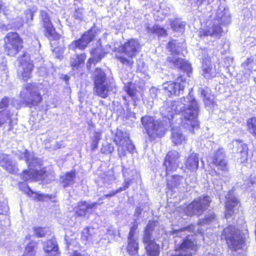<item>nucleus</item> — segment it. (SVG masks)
<instances>
[{
  "label": "nucleus",
  "mask_w": 256,
  "mask_h": 256,
  "mask_svg": "<svg viewBox=\"0 0 256 256\" xmlns=\"http://www.w3.org/2000/svg\"><path fill=\"white\" fill-rule=\"evenodd\" d=\"M103 178L104 182L106 184H109L114 180V176L111 172H108Z\"/></svg>",
  "instance_id": "51"
},
{
  "label": "nucleus",
  "mask_w": 256,
  "mask_h": 256,
  "mask_svg": "<svg viewBox=\"0 0 256 256\" xmlns=\"http://www.w3.org/2000/svg\"><path fill=\"white\" fill-rule=\"evenodd\" d=\"M118 192H120V191H119V190L118 189L116 190H112L111 192H110L109 194H104L103 196H102V197H100L98 199V200H104L105 198H109V197H112V196H114V195H116V194H118Z\"/></svg>",
  "instance_id": "55"
},
{
  "label": "nucleus",
  "mask_w": 256,
  "mask_h": 256,
  "mask_svg": "<svg viewBox=\"0 0 256 256\" xmlns=\"http://www.w3.org/2000/svg\"><path fill=\"white\" fill-rule=\"evenodd\" d=\"M25 192H26L29 196H30L31 194H34L33 192L30 189L28 186H26V190H24Z\"/></svg>",
  "instance_id": "61"
},
{
  "label": "nucleus",
  "mask_w": 256,
  "mask_h": 256,
  "mask_svg": "<svg viewBox=\"0 0 256 256\" xmlns=\"http://www.w3.org/2000/svg\"><path fill=\"white\" fill-rule=\"evenodd\" d=\"M140 48L139 42L134 39H131L124 44L122 47V52L116 54V58L122 64L131 66L134 64L132 58L136 56Z\"/></svg>",
  "instance_id": "4"
},
{
  "label": "nucleus",
  "mask_w": 256,
  "mask_h": 256,
  "mask_svg": "<svg viewBox=\"0 0 256 256\" xmlns=\"http://www.w3.org/2000/svg\"><path fill=\"white\" fill-rule=\"evenodd\" d=\"M211 199L208 196L200 197L188 206L186 213L188 216L200 215L208 208Z\"/></svg>",
  "instance_id": "13"
},
{
  "label": "nucleus",
  "mask_w": 256,
  "mask_h": 256,
  "mask_svg": "<svg viewBox=\"0 0 256 256\" xmlns=\"http://www.w3.org/2000/svg\"><path fill=\"white\" fill-rule=\"evenodd\" d=\"M202 68V75L207 79H210L214 77L218 72L216 66L211 64L209 57L203 60Z\"/></svg>",
  "instance_id": "21"
},
{
  "label": "nucleus",
  "mask_w": 256,
  "mask_h": 256,
  "mask_svg": "<svg viewBox=\"0 0 256 256\" xmlns=\"http://www.w3.org/2000/svg\"><path fill=\"white\" fill-rule=\"evenodd\" d=\"M230 22L228 10L220 6L214 14L210 15L206 22V27L199 31L200 37L212 36L219 38L222 32L221 24H227Z\"/></svg>",
  "instance_id": "1"
},
{
  "label": "nucleus",
  "mask_w": 256,
  "mask_h": 256,
  "mask_svg": "<svg viewBox=\"0 0 256 256\" xmlns=\"http://www.w3.org/2000/svg\"><path fill=\"white\" fill-rule=\"evenodd\" d=\"M204 1L207 2V3L208 4H210L212 2H214V1H216L217 4H218L219 2L218 0H197V1H196V4L198 6H200V5H202V3Z\"/></svg>",
  "instance_id": "57"
},
{
  "label": "nucleus",
  "mask_w": 256,
  "mask_h": 256,
  "mask_svg": "<svg viewBox=\"0 0 256 256\" xmlns=\"http://www.w3.org/2000/svg\"><path fill=\"white\" fill-rule=\"evenodd\" d=\"M210 160L222 172H227L228 170V160L226 154L222 148H219L210 156Z\"/></svg>",
  "instance_id": "15"
},
{
  "label": "nucleus",
  "mask_w": 256,
  "mask_h": 256,
  "mask_svg": "<svg viewBox=\"0 0 256 256\" xmlns=\"http://www.w3.org/2000/svg\"><path fill=\"white\" fill-rule=\"evenodd\" d=\"M37 246V243L35 242L32 241L30 242L26 248L24 252L30 254H32V256L35 254V249Z\"/></svg>",
  "instance_id": "45"
},
{
  "label": "nucleus",
  "mask_w": 256,
  "mask_h": 256,
  "mask_svg": "<svg viewBox=\"0 0 256 256\" xmlns=\"http://www.w3.org/2000/svg\"><path fill=\"white\" fill-rule=\"evenodd\" d=\"M168 48L172 54H178L180 53V50L176 45V41L170 42L168 44Z\"/></svg>",
  "instance_id": "50"
},
{
  "label": "nucleus",
  "mask_w": 256,
  "mask_h": 256,
  "mask_svg": "<svg viewBox=\"0 0 256 256\" xmlns=\"http://www.w3.org/2000/svg\"><path fill=\"white\" fill-rule=\"evenodd\" d=\"M43 248L46 256H56L58 254V246L54 240L44 242Z\"/></svg>",
  "instance_id": "26"
},
{
  "label": "nucleus",
  "mask_w": 256,
  "mask_h": 256,
  "mask_svg": "<svg viewBox=\"0 0 256 256\" xmlns=\"http://www.w3.org/2000/svg\"><path fill=\"white\" fill-rule=\"evenodd\" d=\"M94 82L96 93L102 98H106L112 90V86L106 82L105 73L100 68H96L94 71Z\"/></svg>",
  "instance_id": "10"
},
{
  "label": "nucleus",
  "mask_w": 256,
  "mask_h": 256,
  "mask_svg": "<svg viewBox=\"0 0 256 256\" xmlns=\"http://www.w3.org/2000/svg\"><path fill=\"white\" fill-rule=\"evenodd\" d=\"M170 26L174 31L182 32L184 30L186 23L180 20L175 19L170 20Z\"/></svg>",
  "instance_id": "36"
},
{
  "label": "nucleus",
  "mask_w": 256,
  "mask_h": 256,
  "mask_svg": "<svg viewBox=\"0 0 256 256\" xmlns=\"http://www.w3.org/2000/svg\"><path fill=\"white\" fill-rule=\"evenodd\" d=\"M33 230L34 234L38 238H42L44 236L47 232L46 228L41 227H34V228Z\"/></svg>",
  "instance_id": "48"
},
{
  "label": "nucleus",
  "mask_w": 256,
  "mask_h": 256,
  "mask_svg": "<svg viewBox=\"0 0 256 256\" xmlns=\"http://www.w3.org/2000/svg\"><path fill=\"white\" fill-rule=\"evenodd\" d=\"M253 64H254V58L252 56L248 58L242 66L245 70L252 72L254 70H256V69L254 68Z\"/></svg>",
  "instance_id": "42"
},
{
  "label": "nucleus",
  "mask_w": 256,
  "mask_h": 256,
  "mask_svg": "<svg viewBox=\"0 0 256 256\" xmlns=\"http://www.w3.org/2000/svg\"><path fill=\"white\" fill-rule=\"evenodd\" d=\"M185 98H183L178 101L164 102V105L160 108V113L164 118H167L170 121L172 120L175 114L182 112L185 108Z\"/></svg>",
  "instance_id": "11"
},
{
  "label": "nucleus",
  "mask_w": 256,
  "mask_h": 256,
  "mask_svg": "<svg viewBox=\"0 0 256 256\" xmlns=\"http://www.w3.org/2000/svg\"><path fill=\"white\" fill-rule=\"evenodd\" d=\"M6 122H12L9 112L8 110H0V126Z\"/></svg>",
  "instance_id": "39"
},
{
  "label": "nucleus",
  "mask_w": 256,
  "mask_h": 256,
  "mask_svg": "<svg viewBox=\"0 0 256 256\" xmlns=\"http://www.w3.org/2000/svg\"><path fill=\"white\" fill-rule=\"evenodd\" d=\"M158 92V90L154 87L152 88L150 90V94L153 98H154L156 96Z\"/></svg>",
  "instance_id": "58"
},
{
  "label": "nucleus",
  "mask_w": 256,
  "mask_h": 256,
  "mask_svg": "<svg viewBox=\"0 0 256 256\" xmlns=\"http://www.w3.org/2000/svg\"><path fill=\"white\" fill-rule=\"evenodd\" d=\"M180 154L177 151L171 150L168 153L164 162L166 176L169 174V172L176 170L178 166V160Z\"/></svg>",
  "instance_id": "17"
},
{
  "label": "nucleus",
  "mask_w": 256,
  "mask_h": 256,
  "mask_svg": "<svg viewBox=\"0 0 256 256\" xmlns=\"http://www.w3.org/2000/svg\"><path fill=\"white\" fill-rule=\"evenodd\" d=\"M138 226V224L136 222H135L130 228L128 236L127 250L128 252L131 255L136 254L138 249V243L137 242L136 238V237Z\"/></svg>",
  "instance_id": "18"
},
{
  "label": "nucleus",
  "mask_w": 256,
  "mask_h": 256,
  "mask_svg": "<svg viewBox=\"0 0 256 256\" xmlns=\"http://www.w3.org/2000/svg\"><path fill=\"white\" fill-rule=\"evenodd\" d=\"M32 69L33 64L30 60H23L18 69L19 78L24 81H27L32 76Z\"/></svg>",
  "instance_id": "19"
},
{
  "label": "nucleus",
  "mask_w": 256,
  "mask_h": 256,
  "mask_svg": "<svg viewBox=\"0 0 256 256\" xmlns=\"http://www.w3.org/2000/svg\"><path fill=\"white\" fill-rule=\"evenodd\" d=\"M128 118H136L135 117V114L134 112H130L128 115Z\"/></svg>",
  "instance_id": "64"
},
{
  "label": "nucleus",
  "mask_w": 256,
  "mask_h": 256,
  "mask_svg": "<svg viewBox=\"0 0 256 256\" xmlns=\"http://www.w3.org/2000/svg\"><path fill=\"white\" fill-rule=\"evenodd\" d=\"M71 256H84L76 251H74Z\"/></svg>",
  "instance_id": "63"
},
{
  "label": "nucleus",
  "mask_w": 256,
  "mask_h": 256,
  "mask_svg": "<svg viewBox=\"0 0 256 256\" xmlns=\"http://www.w3.org/2000/svg\"><path fill=\"white\" fill-rule=\"evenodd\" d=\"M41 22L46 30V35L50 40H58L60 36L57 34L50 21L49 14L45 11L40 12Z\"/></svg>",
  "instance_id": "16"
},
{
  "label": "nucleus",
  "mask_w": 256,
  "mask_h": 256,
  "mask_svg": "<svg viewBox=\"0 0 256 256\" xmlns=\"http://www.w3.org/2000/svg\"><path fill=\"white\" fill-rule=\"evenodd\" d=\"M76 177L74 171H71L66 172L64 175L61 176L60 182L64 188L70 186L74 183Z\"/></svg>",
  "instance_id": "33"
},
{
  "label": "nucleus",
  "mask_w": 256,
  "mask_h": 256,
  "mask_svg": "<svg viewBox=\"0 0 256 256\" xmlns=\"http://www.w3.org/2000/svg\"><path fill=\"white\" fill-rule=\"evenodd\" d=\"M168 60L169 62H172L174 66L177 67L179 69L186 72L188 74L191 72V65L182 58L172 56H168Z\"/></svg>",
  "instance_id": "23"
},
{
  "label": "nucleus",
  "mask_w": 256,
  "mask_h": 256,
  "mask_svg": "<svg viewBox=\"0 0 256 256\" xmlns=\"http://www.w3.org/2000/svg\"><path fill=\"white\" fill-rule=\"evenodd\" d=\"M102 132H94L92 136L90 137L92 141L96 142H99V141L101 140Z\"/></svg>",
  "instance_id": "52"
},
{
  "label": "nucleus",
  "mask_w": 256,
  "mask_h": 256,
  "mask_svg": "<svg viewBox=\"0 0 256 256\" xmlns=\"http://www.w3.org/2000/svg\"><path fill=\"white\" fill-rule=\"evenodd\" d=\"M189 96L190 98H188V99L189 100L190 104L188 108L184 112V120H182L184 126L187 128H189L190 126L192 128L198 126L197 118L199 107L197 102L190 94Z\"/></svg>",
  "instance_id": "6"
},
{
  "label": "nucleus",
  "mask_w": 256,
  "mask_h": 256,
  "mask_svg": "<svg viewBox=\"0 0 256 256\" xmlns=\"http://www.w3.org/2000/svg\"><path fill=\"white\" fill-rule=\"evenodd\" d=\"M124 88L126 92L134 100L136 90L134 88V86L132 83L128 82V84L124 86Z\"/></svg>",
  "instance_id": "46"
},
{
  "label": "nucleus",
  "mask_w": 256,
  "mask_h": 256,
  "mask_svg": "<svg viewBox=\"0 0 256 256\" xmlns=\"http://www.w3.org/2000/svg\"><path fill=\"white\" fill-rule=\"evenodd\" d=\"M23 158L28 164L29 168L31 170H38L37 168H34L37 166L39 167L40 164L39 160L37 158H34V156L28 152L27 150L24 153Z\"/></svg>",
  "instance_id": "31"
},
{
  "label": "nucleus",
  "mask_w": 256,
  "mask_h": 256,
  "mask_svg": "<svg viewBox=\"0 0 256 256\" xmlns=\"http://www.w3.org/2000/svg\"><path fill=\"white\" fill-rule=\"evenodd\" d=\"M94 236V229L86 228L82 233L81 238L86 242H90L93 240Z\"/></svg>",
  "instance_id": "38"
},
{
  "label": "nucleus",
  "mask_w": 256,
  "mask_h": 256,
  "mask_svg": "<svg viewBox=\"0 0 256 256\" xmlns=\"http://www.w3.org/2000/svg\"><path fill=\"white\" fill-rule=\"evenodd\" d=\"M73 17L75 20L78 22L82 21L84 18V10L83 8H76L73 14Z\"/></svg>",
  "instance_id": "41"
},
{
  "label": "nucleus",
  "mask_w": 256,
  "mask_h": 256,
  "mask_svg": "<svg viewBox=\"0 0 256 256\" xmlns=\"http://www.w3.org/2000/svg\"><path fill=\"white\" fill-rule=\"evenodd\" d=\"M204 97V101L206 106H212L214 104V96L210 94H206L204 91L202 93Z\"/></svg>",
  "instance_id": "44"
},
{
  "label": "nucleus",
  "mask_w": 256,
  "mask_h": 256,
  "mask_svg": "<svg viewBox=\"0 0 256 256\" xmlns=\"http://www.w3.org/2000/svg\"><path fill=\"white\" fill-rule=\"evenodd\" d=\"M99 204H100L98 202L88 203L86 202H80L78 204V208L76 211V214L80 216H85L88 212H91L92 210L96 209Z\"/></svg>",
  "instance_id": "22"
},
{
  "label": "nucleus",
  "mask_w": 256,
  "mask_h": 256,
  "mask_svg": "<svg viewBox=\"0 0 256 256\" xmlns=\"http://www.w3.org/2000/svg\"><path fill=\"white\" fill-rule=\"evenodd\" d=\"M167 186L168 188H178L184 180L183 177L178 175H172L167 177Z\"/></svg>",
  "instance_id": "32"
},
{
  "label": "nucleus",
  "mask_w": 256,
  "mask_h": 256,
  "mask_svg": "<svg viewBox=\"0 0 256 256\" xmlns=\"http://www.w3.org/2000/svg\"><path fill=\"white\" fill-rule=\"evenodd\" d=\"M98 46L96 48H92L91 51L92 58H90L87 63V68H90V64L92 63L97 62L100 61L103 58L104 54L101 48V42L100 40H98Z\"/></svg>",
  "instance_id": "25"
},
{
  "label": "nucleus",
  "mask_w": 256,
  "mask_h": 256,
  "mask_svg": "<svg viewBox=\"0 0 256 256\" xmlns=\"http://www.w3.org/2000/svg\"><path fill=\"white\" fill-rule=\"evenodd\" d=\"M114 150V147L110 144H102L101 148V152L105 154H109L112 152Z\"/></svg>",
  "instance_id": "49"
},
{
  "label": "nucleus",
  "mask_w": 256,
  "mask_h": 256,
  "mask_svg": "<svg viewBox=\"0 0 256 256\" xmlns=\"http://www.w3.org/2000/svg\"><path fill=\"white\" fill-rule=\"evenodd\" d=\"M98 142H96L92 141V146H91V150L92 151H94L98 148Z\"/></svg>",
  "instance_id": "60"
},
{
  "label": "nucleus",
  "mask_w": 256,
  "mask_h": 256,
  "mask_svg": "<svg viewBox=\"0 0 256 256\" xmlns=\"http://www.w3.org/2000/svg\"><path fill=\"white\" fill-rule=\"evenodd\" d=\"M171 139L175 145L180 144L186 140V137L177 127L172 128Z\"/></svg>",
  "instance_id": "30"
},
{
  "label": "nucleus",
  "mask_w": 256,
  "mask_h": 256,
  "mask_svg": "<svg viewBox=\"0 0 256 256\" xmlns=\"http://www.w3.org/2000/svg\"><path fill=\"white\" fill-rule=\"evenodd\" d=\"M176 84L174 90L176 91V96H178L184 91V88L186 86L187 82L185 79L182 78V76L180 75L176 79Z\"/></svg>",
  "instance_id": "34"
},
{
  "label": "nucleus",
  "mask_w": 256,
  "mask_h": 256,
  "mask_svg": "<svg viewBox=\"0 0 256 256\" xmlns=\"http://www.w3.org/2000/svg\"><path fill=\"white\" fill-rule=\"evenodd\" d=\"M216 218L215 214L212 212H210L208 215H206L204 219L200 220L198 222V224L202 225L205 224H208L210 222L214 220Z\"/></svg>",
  "instance_id": "47"
},
{
  "label": "nucleus",
  "mask_w": 256,
  "mask_h": 256,
  "mask_svg": "<svg viewBox=\"0 0 256 256\" xmlns=\"http://www.w3.org/2000/svg\"><path fill=\"white\" fill-rule=\"evenodd\" d=\"M147 29L148 32L150 34L155 33L158 36H163L166 34V30L158 25L154 26L152 28L148 26Z\"/></svg>",
  "instance_id": "43"
},
{
  "label": "nucleus",
  "mask_w": 256,
  "mask_h": 256,
  "mask_svg": "<svg viewBox=\"0 0 256 256\" xmlns=\"http://www.w3.org/2000/svg\"><path fill=\"white\" fill-rule=\"evenodd\" d=\"M141 122L144 128L150 141L162 137L168 128V125L160 120L145 116L141 118Z\"/></svg>",
  "instance_id": "3"
},
{
  "label": "nucleus",
  "mask_w": 256,
  "mask_h": 256,
  "mask_svg": "<svg viewBox=\"0 0 256 256\" xmlns=\"http://www.w3.org/2000/svg\"><path fill=\"white\" fill-rule=\"evenodd\" d=\"M194 225L191 224L188 227L170 232V234L176 238L186 236V238H183L182 244H178V247H176L175 254L172 256H192L195 252L196 249V244L192 238L193 236L188 234L194 231Z\"/></svg>",
  "instance_id": "2"
},
{
  "label": "nucleus",
  "mask_w": 256,
  "mask_h": 256,
  "mask_svg": "<svg viewBox=\"0 0 256 256\" xmlns=\"http://www.w3.org/2000/svg\"><path fill=\"white\" fill-rule=\"evenodd\" d=\"M222 236L230 249L236 250L242 248L244 240L240 231L234 226H230L226 228L223 230Z\"/></svg>",
  "instance_id": "7"
},
{
  "label": "nucleus",
  "mask_w": 256,
  "mask_h": 256,
  "mask_svg": "<svg viewBox=\"0 0 256 256\" xmlns=\"http://www.w3.org/2000/svg\"><path fill=\"white\" fill-rule=\"evenodd\" d=\"M249 132L256 138V118H252L247 121Z\"/></svg>",
  "instance_id": "40"
},
{
  "label": "nucleus",
  "mask_w": 256,
  "mask_h": 256,
  "mask_svg": "<svg viewBox=\"0 0 256 256\" xmlns=\"http://www.w3.org/2000/svg\"><path fill=\"white\" fill-rule=\"evenodd\" d=\"M36 198L38 200H44L46 198H48L50 199L51 196H49L48 194H38L37 193L36 194Z\"/></svg>",
  "instance_id": "56"
},
{
  "label": "nucleus",
  "mask_w": 256,
  "mask_h": 256,
  "mask_svg": "<svg viewBox=\"0 0 256 256\" xmlns=\"http://www.w3.org/2000/svg\"><path fill=\"white\" fill-rule=\"evenodd\" d=\"M176 84L174 82H167L162 84V88L166 94L168 96L174 95L176 91L174 90Z\"/></svg>",
  "instance_id": "37"
},
{
  "label": "nucleus",
  "mask_w": 256,
  "mask_h": 256,
  "mask_svg": "<svg viewBox=\"0 0 256 256\" xmlns=\"http://www.w3.org/2000/svg\"><path fill=\"white\" fill-rule=\"evenodd\" d=\"M0 166L5 168L10 173L14 172V164L10 156L6 154H0Z\"/></svg>",
  "instance_id": "28"
},
{
  "label": "nucleus",
  "mask_w": 256,
  "mask_h": 256,
  "mask_svg": "<svg viewBox=\"0 0 256 256\" xmlns=\"http://www.w3.org/2000/svg\"><path fill=\"white\" fill-rule=\"evenodd\" d=\"M156 222L150 221L146 228L143 242L145 244L148 256H159L160 247L154 242L152 232L156 225Z\"/></svg>",
  "instance_id": "8"
},
{
  "label": "nucleus",
  "mask_w": 256,
  "mask_h": 256,
  "mask_svg": "<svg viewBox=\"0 0 256 256\" xmlns=\"http://www.w3.org/2000/svg\"><path fill=\"white\" fill-rule=\"evenodd\" d=\"M238 146L237 153L241 163L246 162L248 159V148L246 144L238 140L233 142Z\"/></svg>",
  "instance_id": "27"
},
{
  "label": "nucleus",
  "mask_w": 256,
  "mask_h": 256,
  "mask_svg": "<svg viewBox=\"0 0 256 256\" xmlns=\"http://www.w3.org/2000/svg\"><path fill=\"white\" fill-rule=\"evenodd\" d=\"M132 182V180L130 179H126L125 180L124 182V185L122 187L120 188L118 190L120 192H121L123 190H126L129 186L131 184Z\"/></svg>",
  "instance_id": "53"
},
{
  "label": "nucleus",
  "mask_w": 256,
  "mask_h": 256,
  "mask_svg": "<svg viewBox=\"0 0 256 256\" xmlns=\"http://www.w3.org/2000/svg\"><path fill=\"white\" fill-rule=\"evenodd\" d=\"M116 144L118 146V152L120 157L124 156L126 152H132L134 146L130 140L128 134L120 130H117L114 138Z\"/></svg>",
  "instance_id": "9"
},
{
  "label": "nucleus",
  "mask_w": 256,
  "mask_h": 256,
  "mask_svg": "<svg viewBox=\"0 0 256 256\" xmlns=\"http://www.w3.org/2000/svg\"><path fill=\"white\" fill-rule=\"evenodd\" d=\"M199 158L198 155L195 153L191 154L186 158L185 162L186 168L194 172L196 171L198 167Z\"/></svg>",
  "instance_id": "29"
},
{
  "label": "nucleus",
  "mask_w": 256,
  "mask_h": 256,
  "mask_svg": "<svg viewBox=\"0 0 256 256\" xmlns=\"http://www.w3.org/2000/svg\"><path fill=\"white\" fill-rule=\"evenodd\" d=\"M9 100L8 98H3L0 102V110H6L4 109L7 108Z\"/></svg>",
  "instance_id": "54"
},
{
  "label": "nucleus",
  "mask_w": 256,
  "mask_h": 256,
  "mask_svg": "<svg viewBox=\"0 0 256 256\" xmlns=\"http://www.w3.org/2000/svg\"><path fill=\"white\" fill-rule=\"evenodd\" d=\"M98 30L96 28H92L84 32L82 38L78 40L74 41L70 46V50L74 51L78 49L84 50L88 44L92 42L98 34Z\"/></svg>",
  "instance_id": "14"
},
{
  "label": "nucleus",
  "mask_w": 256,
  "mask_h": 256,
  "mask_svg": "<svg viewBox=\"0 0 256 256\" xmlns=\"http://www.w3.org/2000/svg\"><path fill=\"white\" fill-rule=\"evenodd\" d=\"M62 144L61 143L58 142H56L54 144H52L51 148L52 150H56L58 148H60L62 147Z\"/></svg>",
  "instance_id": "59"
},
{
  "label": "nucleus",
  "mask_w": 256,
  "mask_h": 256,
  "mask_svg": "<svg viewBox=\"0 0 256 256\" xmlns=\"http://www.w3.org/2000/svg\"><path fill=\"white\" fill-rule=\"evenodd\" d=\"M226 198L225 216L226 218H228L234 214V208L238 205L239 202L234 196L233 191H229L226 196Z\"/></svg>",
  "instance_id": "20"
},
{
  "label": "nucleus",
  "mask_w": 256,
  "mask_h": 256,
  "mask_svg": "<svg viewBox=\"0 0 256 256\" xmlns=\"http://www.w3.org/2000/svg\"><path fill=\"white\" fill-rule=\"evenodd\" d=\"M142 209L140 208H136L135 210V216H139L140 215Z\"/></svg>",
  "instance_id": "62"
},
{
  "label": "nucleus",
  "mask_w": 256,
  "mask_h": 256,
  "mask_svg": "<svg viewBox=\"0 0 256 256\" xmlns=\"http://www.w3.org/2000/svg\"><path fill=\"white\" fill-rule=\"evenodd\" d=\"M5 52L14 56L22 48V41L16 32H8L4 39Z\"/></svg>",
  "instance_id": "12"
},
{
  "label": "nucleus",
  "mask_w": 256,
  "mask_h": 256,
  "mask_svg": "<svg viewBox=\"0 0 256 256\" xmlns=\"http://www.w3.org/2000/svg\"><path fill=\"white\" fill-rule=\"evenodd\" d=\"M86 58V56L84 54L74 56L70 58L71 66L73 68H78L84 62Z\"/></svg>",
  "instance_id": "35"
},
{
  "label": "nucleus",
  "mask_w": 256,
  "mask_h": 256,
  "mask_svg": "<svg viewBox=\"0 0 256 256\" xmlns=\"http://www.w3.org/2000/svg\"><path fill=\"white\" fill-rule=\"evenodd\" d=\"M44 174V170H26L23 172L22 176V178L25 181L36 180L38 178H42Z\"/></svg>",
  "instance_id": "24"
},
{
  "label": "nucleus",
  "mask_w": 256,
  "mask_h": 256,
  "mask_svg": "<svg viewBox=\"0 0 256 256\" xmlns=\"http://www.w3.org/2000/svg\"><path fill=\"white\" fill-rule=\"evenodd\" d=\"M38 90V86L36 84H26L20 93L21 100L30 108L37 106L42 100V96Z\"/></svg>",
  "instance_id": "5"
}]
</instances>
